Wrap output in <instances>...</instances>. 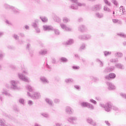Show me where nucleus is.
I'll return each mask as SVG.
<instances>
[{
	"label": "nucleus",
	"mask_w": 126,
	"mask_h": 126,
	"mask_svg": "<svg viewBox=\"0 0 126 126\" xmlns=\"http://www.w3.org/2000/svg\"><path fill=\"white\" fill-rule=\"evenodd\" d=\"M26 89L27 90H28V91H29V92H31V93L28 92V96H29V97H31V98H32V99H39V98H41V94H40V93H34L33 87H32L31 86L28 85L26 86Z\"/></svg>",
	"instance_id": "obj_1"
},
{
	"label": "nucleus",
	"mask_w": 126,
	"mask_h": 126,
	"mask_svg": "<svg viewBox=\"0 0 126 126\" xmlns=\"http://www.w3.org/2000/svg\"><path fill=\"white\" fill-rule=\"evenodd\" d=\"M24 74L25 75H28V71H27V69H25L23 71V74L19 73L18 74V77L21 80H22L23 81H24L25 82H30V80L29 78L27 77H25V75H23Z\"/></svg>",
	"instance_id": "obj_2"
},
{
	"label": "nucleus",
	"mask_w": 126,
	"mask_h": 126,
	"mask_svg": "<svg viewBox=\"0 0 126 126\" xmlns=\"http://www.w3.org/2000/svg\"><path fill=\"white\" fill-rule=\"evenodd\" d=\"M100 106L103 108L106 112H110L111 110H112V107H113V103L109 102H107L105 104H100Z\"/></svg>",
	"instance_id": "obj_3"
},
{
	"label": "nucleus",
	"mask_w": 126,
	"mask_h": 126,
	"mask_svg": "<svg viewBox=\"0 0 126 126\" xmlns=\"http://www.w3.org/2000/svg\"><path fill=\"white\" fill-rule=\"evenodd\" d=\"M85 3H72L69 7L70 9L77 10L78 6H85Z\"/></svg>",
	"instance_id": "obj_4"
},
{
	"label": "nucleus",
	"mask_w": 126,
	"mask_h": 126,
	"mask_svg": "<svg viewBox=\"0 0 126 126\" xmlns=\"http://www.w3.org/2000/svg\"><path fill=\"white\" fill-rule=\"evenodd\" d=\"M39 20L36 19L34 22H32V26L34 28L36 33H40L41 32L40 29H39Z\"/></svg>",
	"instance_id": "obj_5"
},
{
	"label": "nucleus",
	"mask_w": 126,
	"mask_h": 126,
	"mask_svg": "<svg viewBox=\"0 0 126 126\" xmlns=\"http://www.w3.org/2000/svg\"><path fill=\"white\" fill-rule=\"evenodd\" d=\"M10 83L11 84V88L13 90H20L21 89L19 87H17V84L19 83V82L13 80L11 81Z\"/></svg>",
	"instance_id": "obj_6"
},
{
	"label": "nucleus",
	"mask_w": 126,
	"mask_h": 126,
	"mask_svg": "<svg viewBox=\"0 0 126 126\" xmlns=\"http://www.w3.org/2000/svg\"><path fill=\"white\" fill-rule=\"evenodd\" d=\"M3 95H5V96H8V97L11 96V94L9 92H8V91L6 89H3V91L2 92V94L0 96V100L1 101H2L3 100Z\"/></svg>",
	"instance_id": "obj_7"
},
{
	"label": "nucleus",
	"mask_w": 126,
	"mask_h": 126,
	"mask_svg": "<svg viewBox=\"0 0 126 126\" xmlns=\"http://www.w3.org/2000/svg\"><path fill=\"white\" fill-rule=\"evenodd\" d=\"M67 121L70 123V124L74 125L76 124V122L77 121V117L71 116L67 119Z\"/></svg>",
	"instance_id": "obj_8"
},
{
	"label": "nucleus",
	"mask_w": 126,
	"mask_h": 126,
	"mask_svg": "<svg viewBox=\"0 0 126 126\" xmlns=\"http://www.w3.org/2000/svg\"><path fill=\"white\" fill-rule=\"evenodd\" d=\"M100 9H102V4H96L92 7L93 11H100Z\"/></svg>",
	"instance_id": "obj_9"
},
{
	"label": "nucleus",
	"mask_w": 126,
	"mask_h": 126,
	"mask_svg": "<svg viewBox=\"0 0 126 126\" xmlns=\"http://www.w3.org/2000/svg\"><path fill=\"white\" fill-rule=\"evenodd\" d=\"M43 29L44 31H53L54 28L52 26H48L47 25L43 26Z\"/></svg>",
	"instance_id": "obj_10"
},
{
	"label": "nucleus",
	"mask_w": 126,
	"mask_h": 126,
	"mask_svg": "<svg viewBox=\"0 0 126 126\" xmlns=\"http://www.w3.org/2000/svg\"><path fill=\"white\" fill-rule=\"evenodd\" d=\"M79 39L80 40H89V39H91V35L90 34L81 35L79 36Z\"/></svg>",
	"instance_id": "obj_11"
},
{
	"label": "nucleus",
	"mask_w": 126,
	"mask_h": 126,
	"mask_svg": "<svg viewBox=\"0 0 126 126\" xmlns=\"http://www.w3.org/2000/svg\"><path fill=\"white\" fill-rule=\"evenodd\" d=\"M106 84L108 86V89L109 90H115L116 89V87L111 82H107Z\"/></svg>",
	"instance_id": "obj_12"
},
{
	"label": "nucleus",
	"mask_w": 126,
	"mask_h": 126,
	"mask_svg": "<svg viewBox=\"0 0 126 126\" xmlns=\"http://www.w3.org/2000/svg\"><path fill=\"white\" fill-rule=\"evenodd\" d=\"M115 69V66H111L106 67L103 71L104 73H108L113 71Z\"/></svg>",
	"instance_id": "obj_13"
},
{
	"label": "nucleus",
	"mask_w": 126,
	"mask_h": 126,
	"mask_svg": "<svg viewBox=\"0 0 126 126\" xmlns=\"http://www.w3.org/2000/svg\"><path fill=\"white\" fill-rule=\"evenodd\" d=\"M87 122L90 125H92L93 126H98V124L93 121V120L90 118H88L87 119Z\"/></svg>",
	"instance_id": "obj_14"
},
{
	"label": "nucleus",
	"mask_w": 126,
	"mask_h": 126,
	"mask_svg": "<svg viewBox=\"0 0 126 126\" xmlns=\"http://www.w3.org/2000/svg\"><path fill=\"white\" fill-rule=\"evenodd\" d=\"M116 78V74L114 73H111L109 74L108 76H105V79L110 80V79H114Z\"/></svg>",
	"instance_id": "obj_15"
},
{
	"label": "nucleus",
	"mask_w": 126,
	"mask_h": 126,
	"mask_svg": "<svg viewBox=\"0 0 126 126\" xmlns=\"http://www.w3.org/2000/svg\"><path fill=\"white\" fill-rule=\"evenodd\" d=\"M65 112L68 115H71V114H73V109L69 106H67L65 107Z\"/></svg>",
	"instance_id": "obj_16"
},
{
	"label": "nucleus",
	"mask_w": 126,
	"mask_h": 126,
	"mask_svg": "<svg viewBox=\"0 0 126 126\" xmlns=\"http://www.w3.org/2000/svg\"><path fill=\"white\" fill-rule=\"evenodd\" d=\"M60 26L64 31H71V28L67 27L66 26L63 24H61Z\"/></svg>",
	"instance_id": "obj_17"
},
{
	"label": "nucleus",
	"mask_w": 126,
	"mask_h": 126,
	"mask_svg": "<svg viewBox=\"0 0 126 126\" xmlns=\"http://www.w3.org/2000/svg\"><path fill=\"white\" fill-rule=\"evenodd\" d=\"M41 81L43 83V84H49V80L46 78L45 77H41L40 78Z\"/></svg>",
	"instance_id": "obj_18"
},
{
	"label": "nucleus",
	"mask_w": 126,
	"mask_h": 126,
	"mask_svg": "<svg viewBox=\"0 0 126 126\" xmlns=\"http://www.w3.org/2000/svg\"><path fill=\"white\" fill-rule=\"evenodd\" d=\"M86 27L83 25L80 26L78 28V31H80V32H84L85 31H86Z\"/></svg>",
	"instance_id": "obj_19"
},
{
	"label": "nucleus",
	"mask_w": 126,
	"mask_h": 126,
	"mask_svg": "<svg viewBox=\"0 0 126 126\" xmlns=\"http://www.w3.org/2000/svg\"><path fill=\"white\" fill-rule=\"evenodd\" d=\"M11 10L15 14H18L20 13V10L18 9L17 8H15L14 6H13L12 7Z\"/></svg>",
	"instance_id": "obj_20"
},
{
	"label": "nucleus",
	"mask_w": 126,
	"mask_h": 126,
	"mask_svg": "<svg viewBox=\"0 0 126 126\" xmlns=\"http://www.w3.org/2000/svg\"><path fill=\"white\" fill-rule=\"evenodd\" d=\"M115 66L119 69H125V67L120 63L115 64Z\"/></svg>",
	"instance_id": "obj_21"
},
{
	"label": "nucleus",
	"mask_w": 126,
	"mask_h": 126,
	"mask_svg": "<svg viewBox=\"0 0 126 126\" xmlns=\"http://www.w3.org/2000/svg\"><path fill=\"white\" fill-rule=\"evenodd\" d=\"M114 56L115 57H117V58H120L121 59V58H123V53L121 52H116L114 54Z\"/></svg>",
	"instance_id": "obj_22"
},
{
	"label": "nucleus",
	"mask_w": 126,
	"mask_h": 126,
	"mask_svg": "<svg viewBox=\"0 0 126 126\" xmlns=\"http://www.w3.org/2000/svg\"><path fill=\"white\" fill-rule=\"evenodd\" d=\"M48 53V50L47 49L41 50L39 51V55H41L42 56H45V55H47Z\"/></svg>",
	"instance_id": "obj_23"
},
{
	"label": "nucleus",
	"mask_w": 126,
	"mask_h": 126,
	"mask_svg": "<svg viewBox=\"0 0 126 126\" xmlns=\"http://www.w3.org/2000/svg\"><path fill=\"white\" fill-rule=\"evenodd\" d=\"M96 17H97V18H103L104 17V14L102 13L97 12L95 14Z\"/></svg>",
	"instance_id": "obj_24"
},
{
	"label": "nucleus",
	"mask_w": 126,
	"mask_h": 126,
	"mask_svg": "<svg viewBox=\"0 0 126 126\" xmlns=\"http://www.w3.org/2000/svg\"><path fill=\"white\" fill-rule=\"evenodd\" d=\"M54 20L56 22H58V23H60L61 21H62V20L57 15H54Z\"/></svg>",
	"instance_id": "obj_25"
},
{
	"label": "nucleus",
	"mask_w": 126,
	"mask_h": 126,
	"mask_svg": "<svg viewBox=\"0 0 126 126\" xmlns=\"http://www.w3.org/2000/svg\"><path fill=\"white\" fill-rule=\"evenodd\" d=\"M45 101L46 103H48L50 105V106H53V101L51 100V99L46 98L45 99Z\"/></svg>",
	"instance_id": "obj_26"
},
{
	"label": "nucleus",
	"mask_w": 126,
	"mask_h": 126,
	"mask_svg": "<svg viewBox=\"0 0 126 126\" xmlns=\"http://www.w3.org/2000/svg\"><path fill=\"white\" fill-rule=\"evenodd\" d=\"M74 43V41L72 39H70L65 42V45H72Z\"/></svg>",
	"instance_id": "obj_27"
},
{
	"label": "nucleus",
	"mask_w": 126,
	"mask_h": 126,
	"mask_svg": "<svg viewBox=\"0 0 126 126\" xmlns=\"http://www.w3.org/2000/svg\"><path fill=\"white\" fill-rule=\"evenodd\" d=\"M87 108L88 109H90V110H94L95 109V107L93 104H91V103H88V106H87Z\"/></svg>",
	"instance_id": "obj_28"
},
{
	"label": "nucleus",
	"mask_w": 126,
	"mask_h": 126,
	"mask_svg": "<svg viewBox=\"0 0 126 126\" xmlns=\"http://www.w3.org/2000/svg\"><path fill=\"white\" fill-rule=\"evenodd\" d=\"M74 82L73 79L71 78H68L65 79V83H72Z\"/></svg>",
	"instance_id": "obj_29"
},
{
	"label": "nucleus",
	"mask_w": 126,
	"mask_h": 126,
	"mask_svg": "<svg viewBox=\"0 0 126 126\" xmlns=\"http://www.w3.org/2000/svg\"><path fill=\"white\" fill-rule=\"evenodd\" d=\"M41 20L42 22H48V18L45 16L40 17Z\"/></svg>",
	"instance_id": "obj_30"
},
{
	"label": "nucleus",
	"mask_w": 126,
	"mask_h": 126,
	"mask_svg": "<svg viewBox=\"0 0 126 126\" xmlns=\"http://www.w3.org/2000/svg\"><path fill=\"white\" fill-rule=\"evenodd\" d=\"M13 6L10 5L6 3L4 4V7H5L6 9H11Z\"/></svg>",
	"instance_id": "obj_31"
},
{
	"label": "nucleus",
	"mask_w": 126,
	"mask_h": 126,
	"mask_svg": "<svg viewBox=\"0 0 126 126\" xmlns=\"http://www.w3.org/2000/svg\"><path fill=\"white\" fill-rule=\"evenodd\" d=\"M113 23H118V24H122V21L118 19H112Z\"/></svg>",
	"instance_id": "obj_32"
},
{
	"label": "nucleus",
	"mask_w": 126,
	"mask_h": 126,
	"mask_svg": "<svg viewBox=\"0 0 126 126\" xmlns=\"http://www.w3.org/2000/svg\"><path fill=\"white\" fill-rule=\"evenodd\" d=\"M103 54L104 56L108 57V56H110V55H112V52L111 51H104Z\"/></svg>",
	"instance_id": "obj_33"
},
{
	"label": "nucleus",
	"mask_w": 126,
	"mask_h": 126,
	"mask_svg": "<svg viewBox=\"0 0 126 126\" xmlns=\"http://www.w3.org/2000/svg\"><path fill=\"white\" fill-rule=\"evenodd\" d=\"M96 62H97V63H99L100 67H103V66L104 65V63H103V62L102 61H101V60H100L99 59H96Z\"/></svg>",
	"instance_id": "obj_34"
},
{
	"label": "nucleus",
	"mask_w": 126,
	"mask_h": 126,
	"mask_svg": "<svg viewBox=\"0 0 126 126\" xmlns=\"http://www.w3.org/2000/svg\"><path fill=\"white\" fill-rule=\"evenodd\" d=\"M63 21L64 23H67L70 21V20L68 18L65 17L63 18Z\"/></svg>",
	"instance_id": "obj_35"
},
{
	"label": "nucleus",
	"mask_w": 126,
	"mask_h": 126,
	"mask_svg": "<svg viewBox=\"0 0 126 126\" xmlns=\"http://www.w3.org/2000/svg\"><path fill=\"white\" fill-rule=\"evenodd\" d=\"M41 116H42L44 118H47V119L50 118V115H49V114L48 113H41Z\"/></svg>",
	"instance_id": "obj_36"
},
{
	"label": "nucleus",
	"mask_w": 126,
	"mask_h": 126,
	"mask_svg": "<svg viewBox=\"0 0 126 126\" xmlns=\"http://www.w3.org/2000/svg\"><path fill=\"white\" fill-rule=\"evenodd\" d=\"M54 31V33L56 35H57V36L60 35V34H61V32H60V30L57 29H55L54 30H53Z\"/></svg>",
	"instance_id": "obj_37"
},
{
	"label": "nucleus",
	"mask_w": 126,
	"mask_h": 126,
	"mask_svg": "<svg viewBox=\"0 0 126 126\" xmlns=\"http://www.w3.org/2000/svg\"><path fill=\"white\" fill-rule=\"evenodd\" d=\"M19 102L20 104H22V105H24V104H25V100L23 98H20L19 99Z\"/></svg>",
	"instance_id": "obj_38"
},
{
	"label": "nucleus",
	"mask_w": 126,
	"mask_h": 126,
	"mask_svg": "<svg viewBox=\"0 0 126 126\" xmlns=\"http://www.w3.org/2000/svg\"><path fill=\"white\" fill-rule=\"evenodd\" d=\"M117 35L122 38H126V35L124 33H119Z\"/></svg>",
	"instance_id": "obj_39"
},
{
	"label": "nucleus",
	"mask_w": 126,
	"mask_h": 126,
	"mask_svg": "<svg viewBox=\"0 0 126 126\" xmlns=\"http://www.w3.org/2000/svg\"><path fill=\"white\" fill-rule=\"evenodd\" d=\"M89 103L87 102H83L81 103V106H82V107H87Z\"/></svg>",
	"instance_id": "obj_40"
},
{
	"label": "nucleus",
	"mask_w": 126,
	"mask_h": 126,
	"mask_svg": "<svg viewBox=\"0 0 126 126\" xmlns=\"http://www.w3.org/2000/svg\"><path fill=\"white\" fill-rule=\"evenodd\" d=\"M104 11H107V12H111V9L110 8H108L107 6H104L103 8Z\"/></svg>",
	"instance_id": "obj_41"
},
{
	"label": "nucleus",
	"mask_w": 126,
	"mask_h": 126,
	"mask_svg": "<svg viewBox=\"0 0 126 126\" xmlns=\"http://www.w3.org/2000/svg\"><path fill=\"white\" fill-rule=\"evenodd\" d=\"M60 61H61L62 63H66V62H67V59L64 57H62L60 59Z\"/></svg>",
	"instance_id": "obj_42"
},
{
	"label": "nucleus",
	"mask_w": 126,
	"mask_h": 126,
	"mask_svg": "<svg viewBox=\"0 0 126 126\" xmlns=\"http://www.w3.org/2000/svg\"><path fill=\"white\" fill-rule=\"evenodd\" d=\"M91 79H92V80H93V81H99V78H97V77H94L93 76L91 77Z\"/></svg>",
	"instance_id": "obj_43"
},
{
	"label": "nucleus",
	"mask_w": 126,
	"mask_h": 126,
	"mask_svg": "<svg viewBox=\"0 0 126 126\" xmlns=\"http://www.w3.org/2000/svg\"><path fill=\"white\" fill-rule=\"evenodd\" d=\"M70 1H71L72 3H84L78 2V0H70Z\"/></svg>",
	"instance_id": "obj_44"
},
{
	"label": "nucleus",
	"mask_w": 126,
	"mask_h": 126,
	"mask_svg": "<svg viewBox=\"0 0 126 126\" xmlns=\"http://www.w3.org/2000/svg\"><path fill=\"white\" fill-rule=\"evenodd\" d=\"M90 102L92 104H94V105H96L97 104V102L96 101V100L93 99H90Z\"/></svg>",
	"instance_id": "obj_45"
},
{
	"label": "nucleus",
	"mask_w": 126,
	"mask_h": 126,
	"mask_svg": "<svg viewBox=\"0 0 126 126\" xmlns=\"http://www.w3.org/2000/svg\"><path fill=\"white\" fill-rule=\"evenodd\" d=\"M54 102L55 104H59L60 102V100L58 98H55L54 99Z\"/></svg>",
	"instance_id": "obj_46"
},
{
	"label": "nucleus",
	"mask_w": 126,
	"mask_h": 126,
	"mask_svg": "<svg viewBox=\"0 0 126 126\" xmlns=\"http://www.w3.org/2000/svg\"><path fill=\"white\" fill-rule=\"evenodd\" d=\"M112 109H113L114 111H119V108L117 106H114L113 104L112 106Z\"/></svg>",
	"instance_id": "obj_47"
},
{
	"label": "nucleus",
	"mask_w": 126,
	"mask_h": 126,
	"mask_svg": "<svg viewBox=\"0 0 126 126\" xmlns=\"http://www.w3.org/2000/svg\"><path fill=\"white\" fill-rule=\"evenodd\" d=\"M112 3H114L116 6H118V1L117 0H111Z\"/></svg>",
	"instance_id": "obj_48"
},
{
	"label": "nucleus",
	"mask_w": 126,
	"mask_h": 126,
	"mask_svg": "<svg viewBox=\"0 0 126 126\" xmlns=\"http://www.w3.org/2000/svg\"><path fill=\"white\" fill-rule=\"evenodd\" d=\"M105 4H107L109 6H111V2H109L108 0H103Z\"/></svg>",
	"instance_id": "obj_49"
},
{
	"label": "nucleus",
	"mask_w": 126,
	"mask_h": 126,
	"mask_svg": "<svg viewBox=\"0 0 126 126\" xmlns=\"http://www.w3.org/2000/svg\"><path fill=\"white\" fill-rule=\"evenodd\" d=\"M73 69L78 70L79 68H80V67L79 66H73L72 67Z\"/></svg>",
	"instance_id": "obj_50"
},
{
	"label": "nucleus",
	"mask_w": 126,
	"mask_h": 126,
	"mask_svg": "<svg viewBox=\"0 0 126 126\" xmlns=\"http://www.w3.org/2000/svg\"><path fill=\"white\" fill-rule=\"evenodd\" d=\"M110 62L111 63H118V62H119V60H118L117 59H111L110 60Z\"/></svg>",
	"instance_id": "obj_51"
},
{
	"label": "nucleus",
	"mask_w": 126,
	"mask_h": 126,
	"mask_svg": "<svg viewBox=\"0 0 126 126\" xmlns=\"http://www.w3.org/2000/svg\"><path fill=\"white\" fill-rule=\"evenodd\" d=\"M124 7H124V6H121L119 7V11H120V13H122Z\"/></svg>",
	"instance_id": "obj_52"
},
{
	"label": "nucleus",
	"mask_w": 126,
	"mask_h": 126,
	"mask_svg": "<svg viewBox=\"0 0 126 126\" xmlns=\"http://www.w3.org/2000/svg\"><path fill=\"white\" fill-rule=\"evenodd\" d=\"M13 37L14 39H15V40H18V39H19V36H18V35H17V34H14L13 35Z\"/></svg>",
	"instance_id": "obj_53"
},
{
	"label": "nucleus",
	"mask_w": 126,
	"mask_h": 126,
	"mask_svg": "<svg viewBox=\"0 0 126 126\" xmlns=\"http://www.w3.org/2000/svg\"><path fill=\"white\" fill-rule=\"evenodd\" d=\"M85 48V44H82V45L81 46L80 48V50H84V49Z\"/></svg>",
	"instance_id": "obj_54"
},
{
	"label": "nucleus",
	"mask_w": 126,
	"mask_h": 126,
	"mask_svg": "<svg viewBox=\"0 0 126 126\" xmlns=\"http://www.w3.org/2000/svg\"><path fill=\"white\" fill-rule=\"evenodd\" d=\"M13 110L15 111L16 112H19V109L17 108V106H13Z\"/></svg>",
	"instance_id": "obj_55"
},
{
	"label": "nucleus",
	"mask_w": 126,
	"mask_h": 126,
	"mask_svg": "<svg viewBox=\"0 0 126 126\" xmlns=\"http://www.w3.org/2000/svg\"><path fill=\"white\" fill-rule=\"evenodd\" d=\"M52 63H57V61H56V59H55L54 58H52Z\"/></svg>",
	"instance_id": "obj_56"
},
{
	"label": "nucleus",
	"mask_w": 126,
	"mask_h": 126,
	"mask_svg": "<svg viewBox=\"0 0 126 126\" xmlns=\"http://www.w3.org/2000/svg\"><path fill=\"white\" fill-rule=\"evenodd\" d=\"M74 87L77 89V90H80V87L78 85H75Z\"/></svg>",
	"instance_id": "obj_57"
},
{
	"label": "nucleus",
	"mask_w": 126,
	"mask_h": 126,
	"mask_svg": "<svg viewBox=\"0 0 126 126\" xmlns=\"http://www.w3.org/2000/svg\"><path fill=\"white\" fill-rule=\"evenodd\" d=\"M28 104L29 106H32V105H33V101H32V100H29Z\"/></svg>",
	"instance_id": "obj_58"
},
{
	"label": "nucleus",
	"mask_w": 126,
	"mask_h": 126,
	"mask_svg": "<svg viewBox=\"0 0 126 126\" xmlns=\"http://www.w3.org/2000/svg\"><path fill=\"white\" fill-rule=\"evenodd\" d=\"M105 123L106 124V126H111V124H110V123H109V121H105Z\"/></svg>",
	"instance_id": "obj_59"
},
{
	"label": "nucleus",
	"mask_w": 126,
	"mask_h": 126,
	"mask_svg": "<svg viewBox=\"0 0 126 126\" xmlns=\"http://www.w3.org/2000/svg\"><path fill=\"white\" fill-rule=\"evenodd\" d=\"M4 56V55H3V53H0V60H2V58H3Z\"/></svg>",
	"instance_id": "obj_60"
},
{
	"label": "nucleus",
	"mask_w": 126,
	"mask_h": 126,
	"mask_svg": "<svg viewBox=\"0 0 126 126\" xmlns=\"http://www.w3.org/2000/svg\"><path fill=\"white\" fill-rule=\"evenodd\" d=\"M5 22L7 24H8V25H11V23L7 20L5 21Z\"/></svg>",
	"instance_id": "obj_61"
},
{
	"label": "nucleus",
	"mask_w": 126,
	"mask_h": 126,
	"mask_svg": "<svg viewBox=\"0 0 126 126\" xmlns=\"http://www.w3.org/2000/svg\"><path fill=\"white\" fill-rule=\"evenodd\" d=\"M125 12H126V9H125V7L123 8V11H122V13H120V15H123V14H124V13H125Z\"/></svg>",
	"instance_id": "obj_62"
},
{
	"label": "nucleus",
	"mask_w": 126,
	"mask_h": 126,
	"mask_svg": "<svg viewBox=\"0 0 126 126\" xmlns=\"http://www.w3.org/2000/svg\"><path fill=\"white\" fill-rule=\"evenodd\" d=\"M75 58H76V59H79V60H81V58H80V57H79V56H78V55L77 54H75Z\"/></svg>",
	"instance_id": "obj_63"
},
{
	"label": "nucleus",
	"mask_w": 126,
	"mask_h": 126,
	"mask_svg": "<svg viewBox=\"0 0 126 126\" xmlns=\"http://www.w3.org/2000/svg\"><path fill=\"white\" fill-rule=\"evenodd\" d=\"M10 67H11V68H12V69H15L16 68L15 66L13 65H10Z\"/></svg>",
	"instance_id": "obj_64"
}]
</instances>
